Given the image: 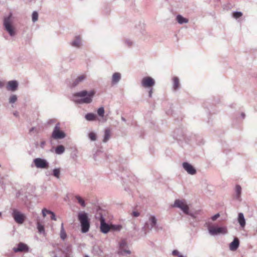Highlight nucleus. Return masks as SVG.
<instances>
[{"mask_svg":"<svg viewBox=\"0 0 257 257\" xmlns=\"http://www.w3.org/2000/svg\"><path fill=\"white\" fill-rule=\"evenodd\" d=\"M95 93L93 90L89 91L84 90L77 92L72 95V100L78 104H89L92 101Z\"/></svg>","mask_w":257,"mask_h":257,"instance_id":"f257e3e1","label":"nucleus"},{"mask_svg":"<svg viewBox=\"0 0 257 257\" xmlns=\"http://www.w3.org/2000/svg\"><path fill=\"white\" fill-rule=\"evenodd\" d=\"M3 26L5 30L12 38L17 35V30L14 25V18L12 13H10L8 16H5L3 19Z\"/></svg>","mask_w":257,"mask_h":257,"instance_id":"f03ea898","label":"nucleus"},{"mask_svg":"<svg viewBox=\"0 0 257 257\" xmlns=\"http://www.w3.org/2000/svg\"><path fill=\"white\" fill-rule=\"evenodd\" d=\"M78 220L80 222L81 231L82 233L87 232L90 226V219L88 214L85 211H80L77 215Z\"/></svg>","mask_w":257,"mask_h":257,"instance_id":"7ed1b4c3","label":"nucleus"},{"mask_svg":"<svg viewBox=\"0 0 257 257\" xmlns=\"http://www.w3.org/2000/svg\"><path fill=\"white\" fill-rule=\"evenodd\" d=\"M173 206L180 209L185 214L190 215L193 219L195 218L194 214L189 213V206L185 200L177 199L175 201Z\"/></svg>","mask_w":257,"mask_h":257,"instance_id":"20e7f679","label":"nucleus"},{"mask_svg":"<svg viewBox=\"0 0 257 257\" xmlns=\"http://www.w3.org/2000/svg\"><path fill=\"white\" fill-rule=\"evenodd\" d=\"M100 208H98L97 210V212L99 213V216L96 217V218H99V220L100 221V231L106 234L109 231H110V224L107 223L105 221V219L103 215V214L101 212H99L100 211Z\"/></svg>","mask_w":257,"mask_h":257,"instance_id":"39448f33","label":"nucleus"},{"mask_svg":"<svg viewBox=\"0 0 257 257\" xmlns=\"http://www.w3.org/2000/svg\"><path fill=\"white\" fill-rule=\"evenodd\" d=\"M54 253L55 257H72V245L71 244L65 245L63 249H59L56 253Z\"/></svg>","mask_w":257,"mask_h":257,"instance_id":"423d86ee","label":"nucleus"},{"mask_svg":"<svg viewBox=\"0 0 257 257\" xmlns=\"http://www.w3.org/2000/svg\"><path fill=\"white\" fill-rule=\"evenodd\" d=\"M209 233L212 236H216L219 234H225L227 233L226 227H219L210 226L208 227Z\"/></svg>","mask_w":257,"mask_h":257,"instance_id":"0eeeda50","label":"nucleus"},{"mask_svg":"<svg viewBox=\"0 0 257 257\" xmlns=\"http://www.w3.org/2000/svg\"><path fill=\"white\" fill-rule=\"evenodd\" d=\"M60 123L56 124L52 132L51 137L55 140H61L66 137V134L60 130Z\"/></svg>","mask_w":257,"mask_h":257,"instance_id":"6e6552de","label":"nucleus"},{"mask_svg":"<svg viewBox=\"0 0 257 257\" xmlns=\"http://www.w3.org/2000/svg\"><path fill=\"white\" fill-rule=\"evenodd\" d=\"M33 164L38 169H47L49 167L48 161L44 158H37L33 160Z\"/></svg>","mask_w":257,"mask_h":257,"instance_id":"1a4fd4ad","label":"nucleus"},{"mask_svg":"<svg viewBox=\"0 0 257 257\" xmlns=\"http://www.w3.org/2000/svg\"><path fill=\"white\" fill-rule=\"evenodd\" d=\"M12 216L15 222L18 224L23 223L26 218V216L24 213L15 208L12 210Z\"/></svg>","mask_w":257,"mask_h":257,"instance_id":"9d476101","label":"nucleus"},{"mask_svg":"<svg viewBox=\"0 0 257 257\" xmlns=\"http://www.w3.org/2000/svg\"><path fill=\"white\" fill-rule=\"evenodd\" d=\"M117 253L122 255L130 254L131 253V251L128 248V244L125 240H121L119 242Z\"/></svg>","mask_w":257,"mask_h":257,"instance_id":"9b49d317","label":"nucleus"},{"mask_svg":"<svg viewBox=\"0 0 257 257\" xmlns=\"http://www.w3.org/2000/svg\"><path fill=\"white\" fill-rule=\"evenodd\" d=\"M149 222L150 225L148 222L145 223L143 228H148L149 230H152L153 228H155L156 231L158 230V227L157 226V220L155 216H151L149 218Z\"/></svg>","mask_w":257,"mask_h":257,"instance_id":"f8f14e48","label":"nucleus"},{"mask_svg":"<svg viewBox=\"0 0 257 257\" xmlns=\"http://www.w3.org/2000/svg\"><path fill=\"white\" fill-rule=\"evenodd\" d=\"M136 33L138 36L143 39H145L148 36V33L145 30L144 24H140L138 27L136 28Z\"/></svg>","mask_w":257,"mask_h":257,"instance_id":"ddd939ff","label":"nucleus"},{"mask_svg":"<svg viewBox=\"0 0 257 257\" xmlns=\"http://www.w3.org/2000/svg\"><path fill=\"white\" fill-rule=\"evenodd\" d=\"M155 84V80L151 77L147 76L144 77L141 81L142 86L146 88H150L153 86Z\"/></svg>","mask_w":257,"mask_h":257,"instance_id":"4468645a","label":"nucleus"},{"mask_svg":"<svg viewBox=\"0 0 257 257\" xmlns=\"http://www.w3.org/2000/svg\"><path fill=\"white\" fill-rule=\"evenodd\" d=\"M19 86V83L17 80H11L7 82L6 88L8 91L14 92L16 91Z\"/></svg>","mask_w":257,"mask_h":257,"instance_id":"2eb2a0df","label":"nucleus"},{"mask_svg":"<svg viewBox=\"0 0 257 257\" xmlns=\"http://www.w3.org/2000/svg\"><path fill=\"white\" fill-rule=\"evenodd\" d=\"M184 169L190 175H195L196 173V169L188 162H184L182 164Z\"/></svg>","mask_w":257,"mask_h":257,"instance_id":"dca6fc26","label":"nucleus"},{"mask_svg":"<svg viewBox=\"0 0 257 257\" xmlns=\"http://www.w3.org/2000/svg\"><path fill=\"white\" fill-rule=\"evenodd\" d=\"M13 250L15 252L26 251L28 252L29 247L28 245L24 243L20 242L18 244L17 247H14Z\"/></svg>","mask_w":257,"mask_h":257,"instance_id":"f3484780","label":"nucleus"},{"mask_svg":"<svg viewBox=\"0 0 257 257\" xmlns=\"http://www.w3.org/2000/svg\"><path fill=\"white\" fill-rule=\"evenodd\" d=\"M70 45L76 48H79L81 46V39L79 36H76L70 43Z\"/></svg>","mask_w":257,"mask_h":257,"instance_id":"a211bd4d","label":"nucleus"},{"mask_svg":"<svg viewBox=\"0 0 257 257\" xmlns=\"http://www.w3.org/2000/svg\"><path fill=\"white\" fill-rule=\"evenodd\" d=\"M173 86L172 90L173 91H176L180 88L179 79L178 77L175 76L172 78Z\"/></svg>","mask_w":257,"mask_h":257,"instance_id":"6ab92c4d","label":"nucleus"},{"mask_svg":"<svg viewBox=\"0 0 257 257\" xmlns=\"http://www.w3.org/2000/svg\"><path fill=\"white\" fill-rule=\"evenodd\" d=\"M239 245V240L237 237H235L233 240L229 244V248L232 251L236 250Z\"/></svg>","mask_w":257,"mask_h":257,"instance_id":"aec40b11","label":"nucleus"},{"mask_svg":"<svg viewBox=\"0 0 257 257\" xmlns=\"http://www.w3.org/2000/svg\"><path fill=\"white\" fill-rule=\"evenodd\" d=\"M121 74L119 72H115L112 74L111 78V84L115 85L117 84L121 79Z\"/></svg>","mask_w":257,"mask_h":257,"instance_id":"412c9836","label":"nucleus"},{"mask_svg":"<svg viewBox=\"0 0 257 257\" xmlns=\"http://www.w3.org/2000/svg\"><path fill=\"white\" fill-rule=\"evenodd\" d=\"M91 252L94 255L102 256V250L98 245L95 244L93 246Z\"/></svg>","mask_w":257,"mask_h":257,"instance_id":"4be33fe9","label":"nucleus"},{"mask_svg":"<svg viewBox=\"0 0 257 257\" xmlns=\"http://www.w3.org/2000/svg\"><path fill=\"white\" fill-rule=\"evenodd\" d=\"M237 221L241 228H244L245 226V219L242 213H239L238 214Z\"/></svg>","mask_w":257,"mask_h":257,"instance_id":"5701e85b","label":"nucleus"},{"mask_svg":"<svg viewBox=\"0 0 257 257\" xmlns=\"http://www.w3.org/2000/svg\"><path fill=\"white\" fill-rule=\"evenodd\" d=\"M242 189L239 185H236L235 187V198L238 201L241 200V194Z\"/></svg>","mask_w":257,"mask_h":257,"instance_id":"b1692460","label":"nucleus"},{"mask_svg":"<svg viewBox=\"0 0 257 257\" xmlns=\"http://www.w3.org/2000/svg\"><path fill=\"white\" fill-rule=\"evenodd\" d=\"M42 213L44 217L46 216L47 214H51V219L53 220H56V217L55 213L50 210H47L46 208L42 209Z\"/></svg>","mask_w":257,"mask_h":257,"instance_id":"393cba45","label":"nucleus"},{"mask_svg":"<svg viewBox=\"0 0 257 257\" xmlns=\"http://www.w3.org/2000/svg\"><path fill=\"white\" fill-rule=\"evenodd\" d=\"M86 79V76L84 75H82L78 76L73 82L72 84V87L76 86L79 83L83 81Z\"/></svg>","mask_w":257,"mask_h":257,"instance_id":"a878e982","label":"nucleus"},{"mask_svg":"<svg viewBox=\"0 0 257 257\" xmlns=\"http://www.w3.org/2000/svg\"><path fill=\"white\" fill-rule=\"evenodd\" d=\"M176 21L180 25L188 23L189 22V20L188 19L183 17L181 15H178L176 16Z\"/></svg>","mask_w":257,"mask_h":257,"instance_id":"bb28decb","label":"nucleus"},{"mask_svg":"<svg viewBox=\"0 0 257 257\" xmlns=\"http://www.w3.org/2000/svg\"><path fill=\"white\" fill-rule=\"evenodd\" d=\"M96 118H97L96 114H95L93 113H91V112L87 113L85 115V118L87 121H94L96 119Z\"/></svg>","mask_w":257,"mask_h":257,"instance_id":"cd10ccee","label":"nucleus"},{"mask_svg":"<svg viewBox=\"0 0 257 257\" xmlns=\"http://www.w3.org/2000/svg\"><path fill=\"white\" fill-rule=\"evenodd\" d=\"M67 235L64 227V223L62 222L61 224L60 237L62 240H64L67 238Z\"/></svg>","mask_w":257,"mask_h":257,"instance_id":"c85d7f7f","label":"nucleus"},{"mask_svg":"<svg viewBox=\"0 0 257 257\" xmlns=\"http://www.w3.org/2000/svg\"><path fill=\"white\" fill-rule=\"evenodd\" d=\"M110 134L111 132L110 129H105V130L104 131L103 139L102 141L103 143H106L109 140V139L110 138Z\"/></svg>","mask_w":257,"mask_h":257,"instance_id":"c756f323","label":"nucleus"},{"mask_svg":"<svg viewBox=\"0 0 257 257\" xmlns=\"http://www.w3.org/2000/svg\"><path fill=\"white\" fill-rule=\"evenodd\" d=\"M61 169L60 168H55L52 170V175L57 179L60 178Z\"/></svg>","mask_w":257,"mask_h":257,"instance_id":"7c9ffc66","label":"nucleus"},{"mask_svg":"<svg viewBox=\"0 0 257 257\" xmlns=\"http://www.w3.org/2000/svg\"><path fill=\"white\" fill-rule=\"evenodd\" d=\"M65 152V147L61 145L57 146L55 149V153L57 155H61Z\"/></svg>","mask_w":257,"mask_h":257,"instance_id":"2f4dec72","label":"nucleus"},{"mask_svg":"<svg viewBox=\"0 0 257 257\" xmlns=\"http://www.w3.org/2000/svg\"><path fill=\"white\" fill-rule=\"evenodd\" d=\"M122 228V226L119 224H110V230L119 231Z\"/></svg>","mask_w":257,"mask_h":257,"instance_id":"473e14b6","label":"nucleus"},{"mask_svg":"<svg viewBox=\"0 0 257 257\" xmlns=\"http://www.w3.org/2000/svg\"><path fill=\"white\" fill-rule=\"evenodd\" d=\"M75 198L77 200L78 202L81 205V206L83 207H85L86 204L84 200L79 195H76Z\"/></svg>","mask_w":257,"mask_h":257,"instance_id":"72a5a7b5","label":"nucleus"},{"mask_svg":"<svg viewBox=\"0 0 257 257\" xmlns=\"http://www.w3.org/2000/svg\"><path fill=\"white\" fill-rule=\"evenodd\" d=\"M18 100V97L16 94H12L9 98V102L10 104L15 103Z\"/></svg>","mask_w":257,"mask_h":257,"instance_id":"f704fd0d","label":"nucleus"},{"mask_svg":"<svg viewBox=\"0 0 257 257\" xmlns=\"http://www.w3.org/2000/svg\"><path fill=\"white\" fill-rule=\"evenodd\" d=\"M37 229L40 233H43L45 232V228L44 225L41 224L39 221L37 223Z\"/></svg>","mask_w":257,"mask_h":257,"instance_id":"c9c22d12","label":"nucleus"},{"mask_svg":"<svg viewBox=\"0 0 257 257\" xmlns=\"http://www.w3.org/2000/svg\"><path fill=\"white\" fill-rule=\"evenodd\" d=\"M88 137L91 141H95L96 140V134L93 132H90Z\"/></svg>","mask_w":257,"mask_h":257,"instance_id":"e433bc0d","label":"nucleus"},{"mask_svg":"<svg viewBox=\"0 0 257 257\" xmlns=\"http://www.w3.org/2000/svg\"><path fill=\"white\" fill-rule=\"evenodd\" d=\"M32 21L35 23L38 19V13L36 11H34L32 13Z\"/></svg>","mask_w":257,"mask_h":257,"instance_id":"4c0bfd02","label":"nucleus"},{"mask_svg":"<svg viewBox=\"0 0 257 257\" xmlns=\"http://www.w3.org/2000/svg\"><path fill=\"white\" fill-rule=\"evenodd\" d=\"M242 16V13L241 12H234L232 14V16L235 19H238Z\"/></svg>","mask_w":257,"mask_h":257,"instance_id":"58836bf2","label":"nucleus"},{"mask_svg":"<svg viewBox=\"0 0 257 257\" xmlns=\"http://www.w3.org/2000/svg\"><path fill=\"white\" fill-rule=\"evenodd\" d=\"M97 113L100 116L103 117L104 113V108L103 107H99L97 110Z\"/></svg>","mask_w":257,"mask_h":257,"instance_id":"ea45409f","label":"nucleus"},{"mask_svg":"<svg viewBox=\"0 0 257 257\" xmlns=\"http://www.w3.org/2000/svg\"><path fill=\"white\" fill-rule=\"evenodd\" d=\"M124 44L128 47H130L133 45L134 42L130 39H126L124 40Z\"/></svg>","mask_w":257,"mask_h":257,"instance_id":"a19ab883","label":"nucleus"},{"mask_svg":"<svg viewBox=\"0 0 257 257\" xmlns=\"http://www.w3.org/2000/svg\"><path fill=\"white\" fill-rule=\"evenodd\" d=\"M172 254L174 256H178V257H179L180 255H182L179 253L178 250L176 249L173 250L172 251Z\"/></svg>","mask_w":257,"mask_h":257,"instance_id":"79ce46f5","label":"nucleus"},{"mask_svg":"<svg viewBox=\"0 0 257 257\" xmlns=\"http://www.w3.org/2000/svg\"><path fill=\"white\" fill-rule=\"evenodd\" d=\"M220 216V214L219 213H217L211 217V219L212 221L216 220Z\"/></svg>","mask_w":257,"mask_h":257,"instance_id":"37998d69","label":"nucleus"},{"mask_svg":"<svg viewBox=\"0 0 257 257\" xmlns=\"http://www.w3.org/2000/svg\"><path fill=\"white\" fill-rule=\"evenodd\" d=\"M34 131H35V132L36 133H38V130L35 127H32V128H31L29 130V133H32Z\"/></svg>","mask_w":257,"mask_h":257,"instance_id":"c03bdc74","label":"nucleus"},{"mask_svg":"<svg viewBox=\"0 0 257 257\" xmlns=\"http://www.w3.org/2000/svg\"><path fill=\"white\" fill-rule=\"evenodd\" d=\"M132 216L134 217H138L140 215V213L137 211H134L132 213Z\"/></svg>","mask_w":257,"mask_h":257,"instance_id":"a18cd8bd","label":"nucleus"},{"mask_svg":"<svg viewBox=\"0 0 257 257\" xmlns=\"http://www.w3.org/2000/svg\"><path fill=\"white\" fill-rule=\"evenodd\" d=\"M46 145V142L45 141H42L40 143V147L41 148L43 149Z\"/></svg>","mask_w":257,"mask_h":257,"instance_id":"49530a36","label":"nucleus"},{"mask_svg":"<svg viewBox=\"0 0 257 257\" xmlns=\"http://www.w3.org/2000/svg\"><path fill=\"white\" fill-rule=\"evenodd\" d=\"M5 86V82L0 81V89L3 88Z\"/></svg>","mask_w":257,"mask_h":257,"instance_id":"de8ad7c7","label":"nucleus"},{"mask_svg":"<svg viewBox=\"0 0 257 257\" xmlns=\"http://www.w3.org/2000/svg\"><path fill=\"white\" fill-rule=\"evenodd\" d=\"M152 93H153V90H152V88H151V89H150V90L149 91V96L150 97H152Z\"/></svg>","mask_w":257,"mask_h":257,"instance_id":"09e8293b","label":"nucleus"},{"mask_svg":"<svg viewBox=\"0 0 257 257\" xmlns=\"http://www.w3.org/2000/svg\"><path fill=\"white\" fill-rule=\"evenodd\" d=\"M240 117L242 119H244L245 117V114L244 112H242L240 115Z\"/></svg>","mask_w":257,"mask_h":257,"instance_id":"8fccbe9b","label":"nucleus"},{"mask_svg":"<svg viewBox=\"0 0 257 257\" xmlns=\"http://www.w3.org/2000/svg\"><path fill=\"white\" fill-rule=\"evenodd\" d=\"M14 115L15 116H18V112L17 111H16L15 112H14Z\"/></svg>","mask_w":257,"mask_h":257,"instance_id":"3c124183","label":"nucleus"},{"mask_svg":"<svg viewBox=\"0 0 257 257\" xmlns=\"http://www.w3.org/2000/svg\"><path fill=\"white\" fill-rule=\"evenodd\" d=\"M121 120L123 121H126V119H125L124 117H121Z\"/></svg>","mask_w":257,"mask_h":257,"instance_id":"603ef678","label":"nucleus"},{"mask_svg":"<svg viewBox=\"0 0 257 257\" xmlns=\"http://www.w3.org/2000/svg\"><path fill=\"white\" fill-rule=\"evenodd\" d=\"M179 257H187V256H185V255H180L179 256Z\"/></svg>","mask_w":257,"mask_h":257,"instance_id":"864d4df0","label":"nucleus"},{"mask_svg":"<svg viewBox=\"0 0 257 257\" xmlns=\"http://www.w3.org/2000/svg\"><path fill=\"white\" fill-rule=\"evenodd\" d=\"M84 257H89L88 255H85Z\"/></svg>","mask_w":257,"mask_h":257,"instance_id":"5fc2aeb1","label":"nucleus"},{"mask_svg":"<svg viewBox=\"0 0 257 257\" xmlns=\"http://www.w3.org/2000/svg\"><path fill=\"white\" fill-rule=\"evenodd\" d=\"M95 157H96V156H95V155H94V159H95Z\"/></svg>","mask_w":257,"mask_h":257,"instance_id":"6e6d98bb","label":"nucleus"},{"mask_svg":"<svg viewBox=\"0 0 257 257\" xmlns=\"http://www.w3.org/2000/svg\"><path fill=\"white\" fill-rule=\"evenodd\" d=\"M1 215H2V213H1V212H0V216H1Z\"/></svg>","mask_w":257,"mask_h":257,"instance_id":"4d7b16f0","label":"nucleus"},{"mask_svg":"<svg viewBox=\"0 0 257 257\" xmlns=\"http://www.w3.org/2000/svg\"><path fill=\"white\" fill-rule=\"evenodd\" d=\"M255 110L256 111H257V107L255 108Z\"/></svg>","mask_w":257,"mask_h":257,"instance_id":"13d9d810","label":"nucleus"}]
</instances>
